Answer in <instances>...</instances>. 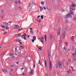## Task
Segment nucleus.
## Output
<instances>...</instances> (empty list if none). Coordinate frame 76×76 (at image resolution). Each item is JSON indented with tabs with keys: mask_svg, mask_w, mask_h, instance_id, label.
I'll use <instances>...</instances> for the list:
<instances>
[{
	"mask_svg": "<svg viewBox=\"0 0 76 76\" xmlns=\"http://www.w3.org/2000/svg\"><path fill=\"white\" fill-rule=\"evenodd\" d=\"M48 57H49V56H51V52L49 50H48Z\"/></svg>",
	"mask_w": 76,
	"mask_h": 76,
	"instance_id": "39448f33",
	"label": "nucleus"
},
{
	"mask_svg": "<svg viewBox=\"0 0 76 76\" xmlns=\"http://www.w3.org/2000/svg\"><path fill=\"white\" fill-rule=\"evenodd\" d=\"M45 67H47V60H45Z\"/></svg>",
	"mask_w": 76,
	"mask_h": 76,
	"instance_id": "9b49d317",
	"label": "nucleus"
},
{
	"mask_svg": "<svg viewBox=\"0 0 76 76\" xmlns=\"http://www.w3.org/2000/svg\"><path fill=\"white\" fill-rule=\"evenodd\" d=\"M64 51H66V48L65 47L64 48Z\"/></svg>",
	"mask_w": 76,
	"mask_h": 76,
	"instance_id": "c9c22d12",
	"label": "nucleus"
},
{
	"mask_svg": "<svg viewBox=\"0 0 76 76\" xmlns=\"http://www.w3.org/2000/svg\"><path fill=\"white\" fill-rule=\"evenodd\" d=\"M23 36V35H22L20 37L21 38H24V37Z\"/></svg>",
	"mask_w": 76,
	"mask_h": 76,
	"instance_id": "79ce46f5",
	"label": "nucleus"
},
{
	"mask_svg": "<svg viewBox=\"0 0 76 76\" xmlns=\"http://www.w3.org/2000/svg\"><path fill=\"white\" fill-rule=\"evenodd\" d=\"M72 50H74V49L75 48H74V46H72Z\"/></svg>",
	"mask_w": 76,
	"mask_h": 76,
	"instance_id": "c756f323",
	"label": "nucleus"
},
{
	"mask_svg": "<svg viewBox=\"0 0 76 76\" xmlns=\"http://www.w3.org/2000/svg\"><path fill=\"white\" fill-rule=\"evenodd\" d=\"M45 75H45L46 76H48V74L47 73H46Z\"/></svg>",
	"mask_w": 76,
	"mask_h": 76,
	"instance_id": "3c124183",
	"label": "nucleus"
},
{
	"mask_svg": "<svg viewBox=\"0 0 76 76\" xmlns=\"http://www.w3.org/2000/svg\"><path fill=\"white\" fill-rule=\"evenodd\" d=\"M74 60L75 61H76V58H74Z\"/></svg>",
	"mask_w": 76,
	"mask_h": 76,
	"instance_id": "49530a36",
	"label": "nucleus"
},
{
	"mask_svg": "<svg viewBox=\"0 0 76 76\" xmlns=\"http://www.w3.org/2000/svg\"><path fill=\"white\" fill-rule=\"evenodd\" d=\"M66 66H67L68 65V62L67 61L66 62Z\"/></svg>",
	"mask_w": 76,
	"mask_h": 76,
	"instance_id": "72a5a7b5",
	"label": "nucleus"
},
{
	"mask_svg": "<svg viewBox=\"0 0 76 76\" xmlns=\"http://www.w3.org/2000/svg\"><path fill=\"white\" fill-rule=\"evenodd\" d=\"M30 30H31H31H32V28H30Z\"/></svg>",
	"mask_w": 76,
	"mask_h": 76,
	"instance_id": "6e6d98bb",
	"label": "nucleus"
},
{
	"mask_svg": "<svg viewBox=\"0 0 76 76\" xmlns=\"http://www.w3.org/2000/svg\"><path fill=\"white\" fill-rule=\"evenodd\" d=\"M68 61L69 63H70L71 62V60H70V59H69Z\"/></svg>",
	"mask_w": 76,
	"mask_h": 76,
	"instance_id": "4be33fe9",
	"label": "nucleus"
},
{
	"mask_svg": "<svg viewBox=\"0 0 76 76\" xmlns=\"http://www.w3.org/2000/svg\"><path fill=\"white\" fill-rule=\"evenodd\" d=\"M50 40L52 41V38H53V36L52 35H50Z\"/></svg>",
	"mask_w": 76,
	"mask_h": 76,
	"instance_id": "4468645a",
	"label": "nucleus"
},
{
	"mask_svg": "<svg viewBox=\"0 0 76 76\" xmlns=\"http://www.w3.org/2000/svg\"><path fill=\"white\" fill-rule=\"evenodd\" d=\"M20 35L21 34H18V36H17V37H20Z\"/></svg>",
	"mask_w": 76,
	"mask_h": 76,
	"instance_id": "393cba45",
	"label": "nucleus"
},
{
	"mask_svg": "<svg viewBox=\"0 0 76 76\" xmlns=\"http://www.w3.org/2000/svg\"><path fill=\"white\" fill-rule=\"evenodd\" d=\"M7 34V32H6L5 33H4L3 34L4 35V34Z\"/></svg>",
	"mask_w": 76,
	"mask_h": 76,
	"instance_id": "864d4df0",
	"label": "nucleus"
},
{
	"mask_svg": "<svg viewBox=\"0 0 76 76\" xmlns=\"http://www.w3.org/2000/svg\"><path fill=\"white\" fill-rule=\"evenodd\" d=\"M15 50L16 51H17V47H16L15 48Z\"/></svg>",
	"mask_w": 76,
	"mask_h": 76,
	"instance_id": "58836bf2",
	"label": "nucleus"
},
{
	"mask_svg": "<svg viewBox=\"0 0 76 76\" xmlns=\"http://www.w3.org/2000/svg\"><path fill=\"white\" fill-rule=\"evenodd\" d=\"M41 4H42V5H44V1H42L41 2Z\"/></svg>",
	"mask_w": 76,
	"mask_h": 76,
	"instance_id": "a211bd4d",
	"label": "nucleus"
},
{
	"mask_svg": "<svg viewBox=\"0 0 76 76\" xmlns=\"http://www.w3.org/2000/svg\"><path fill=\"white\" fill-rule=\"evenodd\" d=\"M8 23H12V21H9L8 22Z\"/></svg>",
	"mask_w": 76,
	"mask_h": 76,
	"instance_id": "338daca9",
	"label": "nucleus"
},
{
	"mask_svg": "<svg viewBox=\"0 0 76 76\" xmlns=\"http://www.w3.org/2000/svg\"><path fill=\"white\" fill-rule=\"evenodd\" d=\"M2 71L4 73H7V70H6L5 69H2Z\"/></svg>",
	"mask_w": 76,
	"mask_h": 76,
	"instance_id": "1a4fd4ad",
	"label": "nucleus"
},
{
	"mask_svg": "<svg viewBox=\"0 0 76 76\" xmlns=\"http://www.w3.org/2000/svg\"><path fill=\"white\" fill-rule=\"evenodd\" d=\"M27 38H29V35H28L27 36Z\"/></svg>",
	"mask_w": 76,
	"mask_h": 76,
	"instance_id": "de8ad7c7",
	"label": "nucleus"
},
{
	"mask_svg": "<svg viewBox=\"0 0 76 76\" xmlns=\"http://www.w3.org/2000/svg\"><path fill=\"white\" fill-rule=\"evenodd\" d=\"M18 4H21V3H20V1H18Z\"/></svg>",
	"mask_w": 76,
	"mask_h": 76,
	"instance_id": "7c9ffc66",
	"label": "nucleus"
},
{
	"mask_svg": "<svg viewBox=\"0 0 76 76\" xmlns=\"http://www.w3.org/2000/svg\"><path fill=\"white\" fill-rule=\"evenodd\" d=\"M30 74L31 75H32L34 74V70H32L30 73Z\"/></svg>",
	"mask_w": 76,
	"mask_h": 76,
	"instance_id": "6e6552de",
	"label": "nucleus"
},
{
	"mask_svg": "<svg viewBox=\"0 0 76 76\" xmlns=\"http://www.w3.org/2000/svg\"><path fill=\"white\" fill-rule=\"evenodd\" d=\"M41 42L42 43V44H43V42H43V41L41 40Z\"/></svg>",
	"mask_w": 76,
	"mask_h": 76,
	"instance_id": "13d9d810",
	"label": "nucleus"
},
{
	"mask_svg": "<svg viewBox=\"0 0 76 76\" xmlns=\"http://www.w3.org/2000/svg\"><path fill=\"white\" fill-rule=\"evenodd\" d=\"M32 42H34V39H32Z\"/></svg>",
	"mask_w": 76,
	"mask_h": 76,
	"instance_id": "a19ab883",
	"label": "nucleus"
},
{
	"mask_svg": "<svg viewBox=\"0 0 76 76\" xmlns=\"http://www.w3.org/2000/svg\"><path fill=\"white\" fill-rule=\"evenodd\" d=\"M31 34H32V35H33V34H34V32L33 31L31 30L30 31Z\"/></svg>",
	"mask_w": 76,
	"mask_h": 76,
	"instance_id": "9d476101",
	"label": "nucleus"
},
{
	"mask_svg": "<svg viewBox=\"0 0 76 76\" xmlns=\"http://www.w3.org/2000/svg\"><path fill=\"white\" fill-rule=\"evenodd\" d=\"M12 27L15 29H18L19 28V25L14 24L13 25Z\"/></svg>",
	"mask_w": 76,
	"mask_h": 76,
	"instance_id": "7ed1b4c3",
	"label": "nucleus"
},
{
	"mask_svg": "<svg viewBox=\"0 0 76 76\" xmlns=\"http://www.w3.org/2000/svg\"><path fill=\"white\" fill-rule=\"evenodd\" d=\"M52 0V2H53V3H54V0Z\"/></svg>",
	"mask_w": 76,
	"mask_h": 76,
	"instance_id": "052dcab7",
	"label": "nucleus"
},
{
	"mask_svg": "<svg viewBox=\"0 0 76 76\" xmlns=\"http://www.w3.org/2000/svg\"><path fill=\"white\" fill-rule=\"evenodd\" d=\"M10 76H13V75H12V74H11V73H10Z\"/></svg>",
	"mask_w": 76,
	"mask_h": 76,
	"instance_id": "a18cd8bd",
	"label": "nucleus"
},
{
	"mask_svg": "<svg viewBox=\"0 0 76 76\" xmlns=\"http://www.w3.org/2000/svg\"><path fill=\"white\" fill-rule=\"evenodd\" d=\"M75 51L76 52V48H75Z\"/></svg>",
	"mask_w": 76,
	"mask_h": 76,
	"instance_id": "774afa93",
	"label": "nucleus"
},
{
	"mask_svg": "<svg viewBox=\"0 0 76 76\" xmlns=\"http://www.w3.org/2000/svg\"><path fill=\"white\" fill-rule=\"evenodd\" d=\"M22 30H23V29L22 28L20 29L19 30H18V32H19L20 31H22Z\"/></svg>",
	"mask_w": 76,
	"mask_h": 76,
	"instance_id": "cd10ccee",
	"label": "nucleus"
},
{
	"mask_svg": "<svg viewBox=\"0 0 76 76\" xmlns=\"http://www.w3.org/2000/svg\"><path fill=\"white\" fill-rule=\"evenodd\" d=\"M71 68L72 69H73V67H71Z\"/></svg>",
	"mask_w": 76,
	"mask_h": 76,
	"instance_id": "e2e57ef3",
	"label": "nucleus"
},
{
	"mask_svg": "<svg viewBox=\"0 0 76 76\" xmlns=\"http://www.w3.org/2000/svg\"><path fill=\"white\" fill-rule=\"evenodd\" d=\"M23 37H26V34H24V35Z\"/></svg>",
	"mask_w": 76,
	"mask_h": 76,
	"instance_id": "412c9836",
	"label": "nucleus"
},
{
	"mask_svg": "<svg viewBox=\"0 0 76 76\" xmlns=\"http://www.w3.org/2000/svg\"><path fill=\"white\" fill-rule=\"evenodd\" d=\"M3 24L4 25L6 26H7L8 25L7 23H3Z\"/></svg>",
	"mask_w": 76,
	"mask_h": 76,
	"instance_id": "ddd939ff",
	"label": "nucleus"
},
{
	"mask_svg": "<svg viewBox=\"0 0 76 76\" xmlns=\"http://www.w3.org/2000/svg\"><path fill=\"white\" fill-rule=\"evenodd\" d=\"M40 7V11H42V10H43V8L42 7Z\"/></svg>",
	"mask_w": 76,
	"mask_h": 76,
	"instance_id": "2eb2a0df",
	"label": "nucleus"
},
{
	"mask_svg": "<svg viewBox=\"0 0 76 76\" xmlns=\"http://www.w3.org/2000/svg\"><path fill=\"white\" fill-rule=\"evenodd\" d=\"M52 64L51 63V61H50V66H49L50 70H51V68H52Z\"/></svg>",
	"mask_w": 76,
	"mask_h": 76,
	"instance_id": "423d86ee",
	"label": "nucleus"
},
{
	"mask_svg": "<svg viewBox=\"0 0 76 76\" xmlns=\"http://www.w3.org/2000/svg\"><path fill=\"white\" fill-rule=\"evenodd\" d=\"M21 41V40L20 39H18L16 41V42H20Z\"/></svg>",
	"mask_w": 76,
	"mask_h": 76,
	"instance_id": "dca6fc26",
	"label": "nucleus"
},
{
	"mask_svg": "<svg viewBox=\"0 0 76 76\" xmlns=\"http://www.w3.org/2000/svg\"><path fill=\"white\" fill-rule=\"evenodd\" d=\"M41 18L42 19H43L44 18V16H43V15H42L41 17Z\"/></svg>",
	"mask_w": 76,
	"mask_h": 76,
	"instance_id": "b1692460",
	"label": "nucleus"
},
{
	"mask_svg": "<svg viewBox=\"0 0 76 76\" xmlns=\"http://www.w3.org/2000/svg\"><path fill=\"white\" fill-rule=\"evenodd\" d=\"M37 18H40V15H38L37 17Z\"/></svg>",
	"mask_w": 76,
	"mask_h": 76,
	"instance_id": "8fccbe9b",
	"label": "nucleus"
},
{
	"mask_svg": "<svg viewBox=\"0 0 76 76\" xmlns=\"http://www.w3.org/2000/svg\"><path fill=\"white\" fill-rule=\"evenodd\" d=\"M16 66H15V65H11V66L12 67H15Z\"/></svg>",
	"mask_w": 76,
	"mask_h": 76,
	"instance_id": "473e14b6",
	"label": "nucleus"
},
{
	"mask_svg": "<svg viewBox=\"0 0 76 76\" xmlns=\"http://www.w3.org/2000/svg\"><path fill=\"white\" fill-rule=\"evenodd\" d=\"M58 64H59V66L60 68H61L62 65H61V63L59 61L57 62L56 63V67L57 68H58Z\"/></svg>",
	"mask_w": 76,
	"mask_h": 76,
	"instance_id": "f03ea898",
	"label": "nucleus"
},
{
	"mask_svg": "<svg viewBox=\"0 0 76 76\" xmlns=\"http://www.w3.org/2000/svg\"><path fill=\"white\" fill-rule=\"evenodd\" d=\"M74 20H76V18L75 17H74Z\"/></svg>",
	"mask_w": 76,
	"mask_h": 76,
	"instance_id": "5fc2aeb1",
	"label": "nucleus"
},
{
	"mask_svg": "<svg viewBox=\"0 0 76 76\" xmlns=\"http://www.w3.org/2000/svg\"><path fill=\"white\" fill-rule=\"evenodd\" d=\"M23 38V39H25V40H26V39L25 37H24Z\"/></svg>",
	"mask_w": 76,
	"mask_h": 76,
	"instance_id": "603ef678",
	"label": "nucleus"
},
{
	"mask_svg": "<svg viewBox=\"0 0 76 76\" xmlns=\"http://www.w3.org/2000/svg\"><path fill=\"white\" fill-rule=\"evenodd\" d=\"M33 39L34 40H36V36H34L33 37Z\"/></svg>",
	"mask_w": 76,
	"mask_h": 76,
	"instance_id": "f3484780",
	"label": "nucleus"
},
{
	"mask_svg": "<svg viewBox=\"0 0 76 76\" xmlns=\"http://www.w3.org/2000/svg\"><path fill=\"white\" fill-rule=\"evenodd\" d=\"M20 47L21 48V49H24V48H25V47L22 46H20Z\"/></svg>",
	"mask_w": 76,
	"mask_h": 76,
	"instance_id": "f8f14e48",
	"label": "nucleus"
},
{
	"mask_svg": "<svg viewBox=\"0 0 76 76\" xmlns=\"http://www.w3.org/2000/svg\"><path fill=\"white\" fill-rule=\"evenodd\" d=\"M38 63L39 64H40V65H41V62H40V60H39V62Z\"/></svg>",
	"mask_w": 76,
	"mask_h": 76,
	"instance_id": "a878e982",
	"label": "nucleus"
},
{
	"mask_svg": "<svg viewBox=\"0 0 76 76\" xmlns=\"http://www.w3.org/2000/svg\"><path fill=\"white\" fill-rule=\"evenodd\" d=\"M65 32H64L62 35V39H64V38H65Z\"/></svg>",
	"mask_w": 76,
	"mask_h": 76,
	"instance_id": "0eeeda50",
	"label": "nucleus"
},
{
	"mask_svg": "<svg viewBox=\"0 0 76 76\" xmlns=\"http://www.w3.org/2000/svg\"><path fill=\"white\" fill-rule=\"evenodd\" d=\"M45 41H47V36L46 35H45Z\"/></svg>",
	"mask_w": 76,
	"mask_h": 76,
	"instance_id": "6ab92c4d",
	"label": "nucleus"
},
{
	"mask_svg": "<svg viewBox=\"0 0 76 76\" xmlns=\"http://www.w3.org/2000/svg\"><path fill=\"white\" fill-rule=\"evenodd\" d=\"M18 9H19V10H21V8H20V7H18Z\"/></svg>",
	"mask_w": 76,
	"mask_h": 76,
	"instance_id": "4c0bfd02",
	"label": "nucleus"
},
{
	"mask_svg": "<svg viewBox=\"0 0 76 76\" xmlns=\"http://www.w3.org/2000/svg\"><path fill=\"white\" fill-rule=\"evenodd\" d=\"M68 51H70V49L69 48L68 49Z\"/></svg>",
	"mask_w": 76,
	"mask_h": 76,
	"instance_id": "bf43d9fd",
	"label": "nucleus"
},
{
	"mask_svg": "<svg viewBox=\"0 0 76 76\" xmlns=\"http://www.w3.org/2000/svg\"><path fill=\"white\" fill-rule=\"evenodd\" d=\"M10 55L11 56V57H14V55L13 54H10Z\"/></svg>",
	"mask_w": 76,
	"mask_h": 76,
	"instance_id": "aec40b11",
	"label": "nucleus"
},
{
	"mask_svg": "<svg viewBox=\"0 0 76 76\" xmlns=\"http://www.w3.org/2000/svg\"><path fill=\"white\" fill-rule=\"evenodd\" d=\"M1 13H2V14H4V12H3V11H1Z\"/></svg>",
	"mask_w": 76,
	"mask_h": 76,
	"instance_id": "e433bc0d",
	"label": "nucleus"
},
{
	"mask_svg": "<svg viewBox=\"0 0 76 76\" xmlns=\"http://www.w3.org/2000/svg\"><path fill=\"white\" fill-rule=\"evenodd\" d=\"M75 55H76V54H72V56H75Z\"/></svg>",
	"mask_w": 76,
	"mask_h": 76,
	"instance_id": "69168bd1",
	"label": "nucleus"
},
{
	"mask_svg": "<svg viewBox=\"0 0 76 76\" xmlns=\"http://www.w3.org/2000/svg\"><path fill=\"white\" fill-rule=\"evenodd\" d=\"M9 28V27L7 26L6 27V29L7 30V29H8Z\"/></svg>",
	"mask_w": 76,
	"mask_h": 76,
	"instance_id": "c85d7f7f",
	"label": "nucleus"
},
{
	"mask_svg": "<svg viewBox=\"0 0 76 76\" xmlns=\"http://www.w3.org/2000/svg\"><path fill=\"white\" fill-rule=\"evenodd\" d=\"M60 32H61V27L59 28L58 30V32H57V35H58H58H60Z\"/></svg>",
	"mask_w": 76,
	"mask_h": 76,
	"instance_id": "20e7f679",
	"label": "nucleus"
},
{
	"mask_svg": "<svg viewBox=\"0 0 76 76\" xmlns=\"http://www.w3.org/2000/svg\"><path fill=\"white\" fill-rule=\"evenodd\" d=\"M67 22H68V20H67L65 21V22H66V23H67Z\"/></svg>",
	"mask_w": 76,
	"mask_h": 76,
	"instance_id": "c03bdc74",
	"label": "nucleus"
},
{
	"mask_svg": "<svg viewBox=\"0 0 76 76\" xmlns=\"http://www.w3.org/2000/svg\"><path fill=\"white\" fill-rule=\"evenodd\" d=\"M5 53L4 52H3L2 53L3 55H4Z\"/></svg>",
	"mask_w": 76,
	"mask_h": 76,
	"instance_id": "680f3d73",
	"label": "nucleus"
},
{
	"mask_svg": "<svg viewBox=\"0 0 76 76\" xmlns=\"http://www.w3.org/2000/svg\"><path fill=\"white\" fill-rule=\"evenodd\" d=\"M18 51H17L16 52V54H18L20 53H19V52H18V53H18Z\"/></svg>",
	"mask_w": 76,
	"mask_h": 76,
	"instance_id": "f704fd0d",
	"label": "nucleus"
},
{
	"mask_svg": "<svg viewBox=\"0 0 76 76\" xmlns=\"http://www.w3.org/2000/svg\"><path fill=\"white\" fill-rule=\"evenodd\" d=\"M33 67H35V64H34Z\"/></svg>",
	"mask_w": 76,
	"mask_h": 76,
	"instance_id": "4d7b16f0",
	"label": "nucleus"
},
{
	"mask_svg": "<svg viewBox=\"0 0 76 76\" xmlns=\"http://www.w3.org/2000/svg\"><path fill=\"white\" fill-rule=\"evenodd\" d=\"M38 49H39V51H42V49L41 48H38Z\"/></svg>",
	"mask_w": 76,
	"mask_h": 76,
	"instance_id": "5701e85b",
	"label": "nucleus"
},
{
	"mask_svg": "<svg viewBox=\"0 0 76 76\" xmlns=\"http://www.w3.org/2000/svg\"><path fill=\"white\" fill-rule=\"evenodd\" d=\"M71 39H72V41H74V39L72 38L71 37Z\"/></svg>",
	"mask_w": 76,
	"mask_h": 76,
	"instance_id": "ea45409f",
	"label": "nucleus"
},
{
	"mask_svg": "<svg viewBox=\"0 0 76 76\" xmlns=\"http://www.w3.org/2000/svg\"><path fill=\"white\" fill-rule=\"evenodd\" d=\"M43 8H44V10H45L46 9V8H45V7H43Z\"/></svg>",
	"mask_w": 76,
	"mask_h": 76,
	"instance_id": "37998d69",
	"label": "nucleus"
},
{
	"mask_svg": "<svg viewBox=\"0 0 76 76\" xmlns=\"http://www.w3.org/2000/svg\"><path fill=\"white\" fill-rule=\"evenodd\" d=\"M16 63L17 64H18V63H19V62H16Z\"/></svg>",
	"mask_w": 76,
	"mask_h": 76,
	"instance_id": "0e129e2a",
	"label": "nucleus"
},
{
	"mask_svg": "<svg viewBox=\"0 0 76 76\" xmlns=\"http://www.w3.org/2000/svg\"><path fill=\"white\" fill-rule=\"evenodd\" d=\"M22 75L23 76H24V75H25V73H23L22 74Z\"/></svg>",
	"mask_w": 76,
	"mask_h": 76,
	"instance_id": "09e8293b",
	"label": "nucleus"
},
{
	"mask_svg": "<svg viewBox=\"0 0 76 76\" xmlns=\"http://www.w3.org/2000/svg\"><path fill=\"white\" fill-rule=\"evenodd\" d=\"M76 5L75 4H72V5H71L69 7V8L70 10V12L67 14L65 17V18H72V15H74V12H72L73 11H74L75 10H76V9L74 7H76Z\"/></svg>",
	"mask_w": 76,
	"mask_h": 76,
	"instance_id": "f257e3e1",
	"label": "nucleus"
},
{
	"mask_svg": "<svg viewBox=\"0 0 76 76\" xmlns=\"http://www.w3.org/2000/svg\"><path fill=\"white\" fill-rule=\"evenodd\" d=\"M65 45L67 46H68V44L67 42H66V43H65Z\"/></svg>",
	"mask_w": 76,
	"mask_h": 76,
	"instance_id": "bb28decb",
	"label": "nucleus"
},
{
	"mask_svg": "<svg viewBox=\"0 0 76 76\" xmlns=\"http://www.w3.org/2000/svg\"><path fill=\"white\" fill-rule=\"evenodd\" d=\"M1 27H2V28H6V26H1Z\"/></svg>",
	"mask_w": 76,
	"mask_h": 76,
	"instance_id": "2f4dec72",
	"label": "nucleus"
}]
</instances>
